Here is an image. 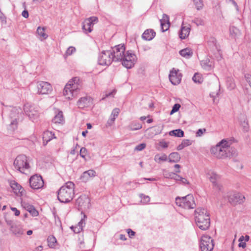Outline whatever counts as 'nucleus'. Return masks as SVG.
<instances>
[{
  "mask_svg": "<svg viewBox=\"0 0 251 251\" xmlns=\"http://www.w3.org/2000/svg\"><path fill=\"white\" fill-rule=\"evenodd\" d=\"M195 220L198 227L202 230L208 229L210 225L209 213L205 208L199 207L195 210Z\"/></svg>",
  "mask_w": 251,
  "mask_h": 251,
  "instance_id": "f257e3e1",
  "label": "nucleus"
},
{
  "mask_svg": "<svg viewBox=\"0 0 251 251\" xmlns=\"http://www.w3.org/2000/svg\"><path fill=\"white\" fill-rule=\"evenodd\" d=\"M75 184L72 181H68L62 186L58 191V200L62 203L71 201L74 195Z\"/></svg>",
  "mask_w": 251,
  "mask_h": 251,
  "instance_id": "f03ea898",
  "label": "nucleus"
},
{
  "mask_svg": "<svg viewBox=\"0 0 251 251\" xmlns=\"http://www.w3.org/2000/svg\"><path fill=\"white\" fill-rule=\"evenodd\" d=\"M229 145V141L223 139L215 147L211 149V152L217 158H225L227 157V150Z\"/></svg>",
  "mask_w": 251,
  "mask_h": 251,
  "instance_id": "7ed1b4c3",
  "label": "nucleus"
},
{
  "mask_svg": "<svg viewBox=\"0 0 251 251\" xmlns=\"http://www.w3.org/2000/svg\"><path fill=\"white\" fill-rule=\"evenodd\" d=\"M9 116L11 122L9 125V130L13 131L17 128L18 122L23 116L22 109L20 107L12 108L10 111Z\"/></svg>",
  "mask_w": 251,
  "mask_h": 251,
  "instance_id": "20e7f679",
  "label": "nucleus"
},
{
  "mask_svg": "<svg viewBox=\"0 0 251 251\" xmlns=\"http://www.w3.org/2000/svg\"><path fill=\"white\" fill-rule=\"evenodd\" d=\"M15 168L20 172L24 174L25 170L30 167L25 155L21 154L17 156L14 161Z\"/></svg>",
  "mask_w": 251,
  "mask_h": 251,
  "instance_id": "39448f33",
  "label": "nucleus"
},
{
  "mask_svg": "<svg viewBox=\"0 0 251 251\" xmlns=\"http://www.w3.org/2000/svg\"><path fill=\"white\" fill-rule=\"evenodd\" d=\"M137 60L135 54L132 50H127L124 54L123 59H121L122 65L127 69L133 67Z\"/></svg>",
  "mask_w": 251,
  "mask_h": 251,
  "instance_id": "423d86ee",
  "label": "nucleus"
},
{
  "mask_svg": "<svg viewBox=\"0 0 251 251\" xmlns=\"http://www.w3.org/2000/svg\"><path fill=\"white\" fill-rule=\"evenodd\" d=\"M81 86L79 83H68L63 90V95L69 100L72 99L77 95V91L80 90Z\"/></svg>",
  "mask_w": 251,
  "mask_h": 251,
  "instance_id": "0eeeda50",
  "label": "nucleus"
},
{
  "mask_svg": "<svg viewBox=\"0 0 251 251\" xmlns=\"http://www.w3.org/2000/svg\"><path fill=\"white\" fill-rule=\"evenodd\" d=\"M113 59L114 62H118L123 59L126 51V47L124 44H119L112 48L111 50Z\"/></svg>",
  "mask_w": 251,
  "mask_h": 251,
  "instance_id": "6e6552de",
  "label": "nucleus"
},
{
  "mask_svg": "<svg viewBox=\"0 0 251 251\" xmlns=\"http://www.w3.org/2000/svg\"><path fill=\"white\" fill-rule=\"evenodd\" d=\"M201 251H212L214 248V240L208 235H203L200 245Z\"/></svg>",
  "mask_w": 251,
  "mask_h": 251,
  "instance_id": "1a4fd4ad",
  "label": "nucleus"
},
{
  "mask_svg": "<svg viewBox=\"0 0 251 251\" xmlns=\"http://www.w3.org/2000/svg\"><path fill=\"white\" fill-rule=\"evenodd\" d=\"M113 59L112 54L111 50H103L100 54L98 58V63L100 65H110Z\"/></svg>",
  "mask_w": 251,
  "mask_h": 251,
  "instance_id": "9d476101",
  "label": "nucleus"
},
{
  "mask_svg": "<svg viewBox=\"0 0 251 251\" xmlns=\"http://www.w3.org/2000/svg\"><path fill=\"white\" fill-rule=\"evenodd\" d=\"M24 110L25 114L32 121L35 120L39 116L38 107L30 103H27L25 104Z\"/></svg>",
  "mask_w": 251,
  "mask_h": 251,
  "instance_id": "9b49d317",
  "label": "nucleus"
},
{
  "mask_svg": "<svg viewBox=\"0 0 251 251\" xmlns=\"http://www.w3.org/2000/svg\"><path fill=\"white\" fill-rule=\"evenodd\" d=\"M227 197L229 202L233 205L242 203L245 199L243 195L237 192H229Z\"/></svg>",
  "mask_w": 251,
  "mask_h": 251,
  "instance_id": "f8f14e48",
  "label": "nucleus"
},
{
  "mask_svg": "<svg viewBox=\"0 0 251 251\" xmlns=\"http://www.w3.org/2000/svg\"><path fill=\"white\" fill-rule=\"evenodd\" d=\"M30 186L33 189H39L44 186V182L41 176L35 175L30 177L29 180Z\"/></svg>",
  "mask_w": 251,
  "mask_h": 251,
  "instance_id": "ddd939ff",
  "label": "nucleus"
},
{
  "mask_svg": "<svg viewBox=\"0 0 251 251\" xmlns=\"http://www.w3.org/2000/svg\"><path fill=\"white\" fill-rule=\"evenodd\" d=\"M98 22V18L92 16L85 19L82 23V29L85 33L91 32L93 30L94 25Z\"/></svg>",
  "mask_w": 251,
  "mask_h": 251,
  "instance_id": "4468645a",
  "label": "nucleus"
},
{
  "mask_svg": "<svg viewBox=\"0 0 251 251\" xmlns=\"http://www.w3.org/2000/svg\"><path fill=\"white\" fill-rule=\"evenodd\" d=\"M208 45L210 51L213 54L214 57L218 58L219 56L221 57L220 50L217 45V41L214 37H211L209 39Z\"/></svg>",
  "mask_w": 251,
  "mask_h": 251,
  "instance_id": "2eb2a0df",
  "label": "nucleus"
},
{
  "mask_svg": "<svg viewBox=\"0 0 251 251\" xmlns=\"http://www.w3.org/2000/svg\"><path fill=\"white\" fill-rule=\"evenodd\" d=\"M39 94H48L52 91V86L50 83L46 81H38L37 85Z\"/></svg>",
  "mask_w": 251,
  "mask_h": 251,
  "instance_id": "dca6fc26",
  "label": "nucleus"
},
{
  "mask_svg": "<svg viewBox=\"0 0 251 251\" xmlns=\"http://www.w3.org/2000/svg\"><path fill=\"white\" fill-rule=\"evenodd\" d=\"M76 204L80 209H87L90 206V200L86 195H81L76 200Z\"/></svg>",
  "mask_w": 251,
  "mask_h": 251,
  "instance_id": "f3484780",
  "label": "nucleus"
},
{
  "mask_svg": "<svg viewBox=\"0 0 251 251\" xmlns=\"http://www.w3.org/2000/svg\"><path fill=\"white\" fill-rule=\"evenodd\" d=\"M183 208L185 209H193L196 207L194 198L192 195L189 194L183 197Z\"/></svg>",
  "mask_w": 251,
  "mask_h": 251,
  "instance_id": "a211bd4d",
  "label": "nucleus"
},
{
  "mask_svg": "<svg viewBox=\"0 0 251 251\" xmlns=\"http://www.w3.org/2000/svg\"><path fill=\"white\" fill-rule=\"evenodd\" d=\"M208 176H209L208 178L212 183L214 189L218 190V191H221L222 190L223 186L217 182V181L220 179V176L214 172L208 173Z\"/></svg>",
  "mask_w": 251,
  "mask_h": 251,
  "instance_id": "6ab92c4d",
  "label": "nucleus"
},
{
  "mask_svg": "<svg viewBox=\"0 0 251 251\" xmlns=\"http://www.w3.org/2000/svg\"><path fill=\"white\" fill-rule=\"evenodd\" d=\"M181 77V74L178 73V71H176L174 69L170 72L169 75L170 81L174 85H176L180 83Z\"/></svg>",
  "mask_w": 251,
  "mask_h": 251,
  "instance_id": "aec40b11",
  "label": "nucleus"
},
{
  "mask_svg": "<svg viewBox=\"0 0 251 251\" xmlns=\"http://www.w3.org/2000/svg\"><path fill=\"white\" fill-rule=\"evenodd\" d=\"M77 104L81 109L89 107L93 104V99L88 96L82 97L78 100Z\"/></svg>",
  "mask_w": 251,
  "mask_h": 251,
  "instance_id": "412c9836",
  "label": "nucleus"
},
{
  "mask_svg": "<svg viewBox=\"0 0 251 251\" xmlns=\"http://www.w3.org/2000/svg\"><path fill=\"white\" fill-rule=\"evenodd\" d=\"M22 206L33 217L37 216L39 215L38 211L34 206L25 201L22 202Z\"/></svg>",
  "mask_w": 251,
  "mask_h": 251,
  "instance_id": "4be33fe9",
  "label": "nucleus"
},
{
  "mask_svg": "<svg viewBox=\"0 0 251 251\" xmlns=\"http://www.w3.org/2000/svg\"><path fill=\"white\" fill-rule=\"evenodd\" d=\"M96 176V172L94 170H89L82 173L80 176V179L82 182H87L91 177Z\"/></svg>",
  "mask_w": 251,
  "mask_h": 251,
  "instance_id": "5701e85b",
  "label": "nucleus"
},
{
  "mask_svg": "<svg viewBox=\"0 0 251 251\" xmlns=\"http://www.w3.org/2000/svg\"><path fill=\"white\" fill-rule=\"evenodd\" d=\"M160 21L162 31L165 32L167 31L170 25L169 16L167 15L164 14L163 15V19L160 20Z\"/></svg>",
  "mask_w": 251,
  "mask_h": 251,
  "instance_id": "b1692460",
  "label": "nucleus"
},
{
  "mask_svg": "<svg viewBox=\"0 0 251 251\" xmlns=\"http://www.w3.org/2000/svg\"><path fill=\"white\" fill-rule=\"evenodd\" d=\"M54 134L50 131L47 130L43 133V140L44 145H46L53 138H55Z\"/></svg>",
  "mask_w": 251,
  "mask_h": 251,
  "instance_id": "393cba45",
  "label": "nucleus"
},
{
  "mask_svg": "<svg viewBox=\"0 0 251 251\" xmlns=\"http://www.w3.org/2000/svg\"><path fill=\"white\" fill-rule=\"evenodd\" d=\"M155 36V32L153 29H149L146 30L142 34V38L145 40L151 41Z\"/></svg>",
  "mask_w": 251,
  "mask_h": 251,
  "instance_id": "a878e982",
  "label": "nucleus"
},
{
  "mask_svg": "<svg viewBox=\"0 0 251 251\" xmlns=\"http://www.w3.org/2000/svg\"><path fill=\"white\" fill-rule=\"evenodd\" d=\"M227 157L232 158L233 160L235 162L239 161V160L236 157L238 156V153L237 150L233 147H228L227 150Z\"/></svg>",
  "mask_w": 251,
  "mask_h": 251,
  "instance_id": "bb28decb",
  "label": "nucleus"
},
{
  "mask_svg": "<svg viewBox=\"0 0 251 251\" xmlns=\"http://www.w3.org/2000/svg\"><path fill=\"white\" fill-rule=\"evenodd\" d=\"M190 28L189 26H182L179 32V37L181 39H184L190 33Z\"/></svg>",
  "mask_w": 251,
  "mask_h": 251,
  "instance_id": "cd10ccee",
  "label": "nucleus"
},
{
  "mask_svg": "<svg viewBox=\"0 0 251 251\" xmlns=\"http://www.w3.org/2000/svg\"><path fill=\"white\" fill-rule=\"evenodd\" d=\"M193 51L189 48H185L179 51V54L187 58H190L193 55Z\"/></svg>",
  "mask_w": 251,
  "mask_h": 251,
  "instance_id": "c85d7f7f",
  "label": "nucleus"
},
{
  "mask_svg": "<svg viewBox=\"0 0 251 251\" xmlns=\"http://www.w3.org/2000/svg\"><path fill=\"white\" fill-rule=\"evenodd\" d=\"M64 121L63 113L61 111H59L52 120V122L55 124H62Z\"/></svg>",
  "mask_w": 251,
  "mask_h": 251,
  "instance_id": "c756f323",
  "label": "nucleus"
},
{
  "mask_svg": "<svg viewBox=\"0 0 251 251\" xmlns=\"http://www.w3.org/2000/svg\"><path fill=\"white\" fill-rule=\"evenodd\" d=\"M180 159V156L178 152H172L169 155V162H177Z\"/></svg>",
  "mask_w": 251,
  "mask_h": 251,
  "instance_id": "7c9ffc66",
  "label": "nucleus"
},
{
  "mask_svg": "<svg viewBox=\"0 0 251 251\" xmlns=\"http://www.w3.org/2000/svg\"><path fill=\"white\" fill-rule=\"evenodd\" d=\"M85 224V223L84 220L82 219L81 221L78 223L77 226L75 227L72 226V229H73V231L75 233H78L82 230V228Z\"/></svg>",
  "mask_w": 251,
  "mask_h": 251,
  "instance_id": "2f4dec72",
  "label": "nucleus"
},
{
  "mask_svg": "<svg viewBox=\"0 0 251 251\" xmlns=\"http://www.w3.org/2000/svg\"><path fill=\"white\" fill-rule=\"evenodd\" d=\"M169 135L170 136H174L177 137H182L184 135V133L182 129H177L170 131Z\"/></svg>",
  "mask_w": 251,
  "mask_h": 251,
  "instance_id": "473e14b6",
  "label": "nucleus"
},
{
  "mask_svg": "<svg viewBox=\"0 0 251 251\" xmlns=\"http://www.w3.org/2000/svg\"><path fill=\"white\" fill-rule=\"evenodd\" d=\"M48 246L50 248H54L57 244V240L53 236H50L47 239Z\"/></svg>",
  "mask_w": 251,
  "mask_h": 251,
  "instance_id": "72a5a7b5",
  "label": "nucleus"
},
{
  "mask_svg": "<svg viewBox=\"0 0 251 251\" xmlns=\"http://www.w3.org/2000/svg\"><path fill=\"white\" fill-rule=\"evenodd\" d=\"M154 159L156 162L160 163L161 161H166L167 160V156L165 154H162L161 155L157 154L155 155Z\"/></svg>",
  "mask_w": 251,
  "mask_h": 251,
  "instance_id": "f704fd0d",
  "label": "nucleus"
},
{
  "mask_svg": "<svg viewBox=\"0 0 251 251\" xmlns=\"http://www.w3.org/2000/svg\"><path fill=\"white\" fill-rule=\"evenodd\" d=\"M142 127V125L136 122H133L128 127L130 130H137L141 129Z\"/></svg>",
  "mask_w": 251,
  "mask_h": 251,
  "instance_id": "c9c22d12",
  "label": "nucleus"
},
{
  "mask_svg": "<svg viewBox=\"0 0 251 251\" xmlns=\"http://www.w3.org/2000/svg\"><path fill=\"white\" fill-rule=\"evenodd\" d=\"M229 33L230 36L235 38L239 33V30L236 27L232 26L229 28Z\"/></svg>",
  "mask_w": 251,
  "mask_h": 251,
  "instance_id": "e433bc0d",
  "label": "nucleus"
},
{
  "mask_svg": "<svg viewBox=\"0 0 251 251\" xmlns=\"http://www.w3.org/2000/svg\"><path fill=\"white\" fill-rule=\"evenodd\" d=\"M194 82L201 84L203 81V78L201 77V75L199 73H195L192 78Z\"/></svg>",
  "mask_w": 251,
  "mask_h": 251,
  "instance_id": "4c0bfd02",
  "label": "nucleus"
},
{
  "mask_svg": "<svg viewBox=\"0 0 251 251\" xmlns=\"http://www.w3.org/2000/svg\"><path fill=\"white\" fill-rule=\"evenodd\" d=\"M38 34L43 37L44 39H46L48 37V35L45 33V28L38 27L37 29Z\"/></svg>",
  "mask_w": 251,
  "mask_h": 251,
  "instance_id": "58836bf2",
  "label": "nucleus"
},
{
  "mask_svg": "<svg viewBox=\"0 0 251 251\" xmlns=\"http://www.w3.org/2000/svg\"><path fill=\"white\" fill-rule=\"evenodd\" d=\"M11 187L13 190L15 191V192L17 191H20L22 189L23 190V188L17 182L14 181L13 182H11Z\"/></svg>",
  "mask_w": 251,
  "mask_h": 251,
  "instance_id": "ea45409f",
  "label": "nucleus"
},
{
  "mask_svg": "<svg viewBox=\"0 0 251 251\" xmlns=\"http://www.w3.org/2000/svg\"><path fill=\"white\" fill-rule=\"evenodd\" d=\"M195 6L198 10H201L203 6L201 0H193Z\"/></svg>",
  "mask_w": 251,
  "mask_h": 251,
  "instance_id": "a19ab883",
  "label": "nucleus"
},
{
  "mask_svg": "<svg viewBox=\"0 0 251 251\" xmlns=\"http://www.w3.org/2000/svg\"><path fill=\"white\" fill-rule=\"evenodd\" d=\"M140 198L143 201L144 203H148L150 201V198L148 196H146L143 194H140L139 195Z\"/></svg>",
  "mask_w": 251,
  "mask_h": 251,
  "instance_id": "79ce46f5",
  "label": "nucleus"
},
{
  "mask_svg": "<svg viewBox=\"0 0 251 251\" xmlns=\"http://www.w3.org/2000/svg\"><path fill=\"white\" fill-rule=\"evenodd\" d=\"M180 105L179 103H176L172 107V109L170 112V114L172 115L174 113L178 111L180 107Z\"/></svg>",
  "mask_w": 251,
  "mask_h": 251,
  "instance_id": "37998d69",
  "label": "nucleus"
},
{
  "mask_svg": "<svg viewBox=\"0 0 251 251\" xmlns=\"http://www.w3.org/2000/svg\"><path fill=\"white\" fill-rule=\"evenodd\" d=\"M175 173L169 172L167 171H164L163 173V176L165 178L172 179Z\"/></svg>",
  "mask_w": 251,
  "mask_h": 251,
  "instance_id": "c03bdc74",
  "label": "nucleus"
},
{
  "mask_svg": "<svg viewBox=\"0 0 251 251\" xmlns=\"http://www.w3.org/2000/svg\"><path fill=\"white\" fill-rule=\"evenodd\" d=\"M182 200H183V197H177L176 198V203L177 205L183 208V201H182Z\"/></svg>",
  "mask_w": 251,
  "mask_h": 251,
  "instance_id": "a18cd8bd",
  "label": "nucleus"
},
{
  "mask_svg": "<svg viewBox=\"0 0 251 251\" xmlns=\"http://www.w3.org/2000/svg\"><path fill=\"white\" fill-rule=\"evenodd\" d=\"M75 51V48L74 47L71 46L68 48L66 51V54L67 55H71Z\"/></svg>",
  "mask_w": 251,
  "mask_h": 251,
  "instance_id": "49530a36",
  "label": "nucleus"
},
{
  "mask_svg": "<svg viewBox=\"0 0 251 251\" xmlns=\"http://www.w3.org/2000/svg\"><path fill=\"white\" fill-rule=\"evenodd\" d=\"M11 230L12 232L15 235L21 234L22 233L21 230L16 226H11Z\"/></svg>",
  "mask_w": 251,
  "mask_h": 251,
  "instance_id": "de8ad7c7",
  "label": "nucleus"
},
{
  "mask_svg": "<svg viewBox=\"0 0 251 251\" xmlns=\"http://www.w3.org/2000/svg\"><path fill=\"white\" fill-rule=\"evenodd\" d=\"M146 147L145 143H142L136 146L135 148V150L137 151H141L144 150Z\"/></svg>",
  "mask_w": 251,
  "mask_h": 251,
  "instance_id": "09e8293b",
  "label": "nucleus"
},
{
  "mask_svg": "<svg viewBox=\"0 0 251 251\" xmlns=\"http://www.w3.org/2000/svg\"><path fill=\"white\" fill-rule=\"evenodd\" d=\"M241 126L243 127V130L244 131H248L249 128V124L248 122L245 120L243 122L241 123Z\"/></svg>",
  "mask_w": 251,
  "mask_h": 251,
  "instance_id": "8fccbe9b",
  "label": "nucleus"
},
{
  "mask_svg": "<svg viewBox=\"0 0 251 251\" xmlns=\"http://www.w3.org/2000/svg\"><path fill=\"white\" fill-rule=\"evenodd\" d=\"M115 120V117H113L111 116H110L109 119L107 122L106 123V126H111L114 123V121Z\"/></svg>",
  "mask_w": 251,
  "mask_h": 251,
  "instance_id": "3c124183",
  "label": "nucleus"
},
{
  "mask_svg": "<svg viewBox=\"0 0 251 251\" xmlns=\"http://www.w3.org/2000/svg\"><path fill=\"white\" fill-rule=\"evenodd\" d=\"M182 143L185 147H186L192 145V141L189 139H184L182 140Z\"/></svg>",
  "mask_w": 251,
  "mask_h": 251,
  "instance_id": "603ef678",
  "label": "nucleus"
},
{
  "mask_svg": "<svg viewBox=\"0 0 251 251\" xmlns=\"http://www.w3.org/2000/svg\"><path fill=\"white\" fill-rule=\"evenodd\" d=\"M120 110L118 108H115L113 110L111 116L113 117H117L119 114Z\"/></svg>",
  "mask_w": 251,
  "mask_h": 251,
  "instance_id": "864d4df0",
  "label": "nucleus"
},
{
  "mask_svg": "<svg viewBox=\"0 0 251 251\" xmlns=\"http://www.w3.org/2000/svg\"><path fill=\"white\" fill-rule=\"evenodd\" d=\"M205 131L206 129L205 128L199 129L197 131L196 135L197 136H201Z\"/></svg>",
  "mask_w": 251,
  "mask_h": 251,
  "instance_id": "5fc2aeb1",
  "label": "nucleus"
},
{
  "mask_svg": "<svg viewBox=\"0 0 251 251\" xmlns=\"http://www.w3.org/2000/svg\"><path fill=\"white\" fill-rule=\"evenodd\" d=\"M79 78L78 77H75L73 78L68 83H79Z\"/></svg>",
  "mask_w": 251,
  "mask_h": 251,
  "instance_id": "6e6d98bb",
  "label": "nucleus"
},
{
  "mask_svg": "<svg viewBox=\"0 0 251 251\" xmlns=\"http://www.w3.org/2000/svg\"><path fill=\"white\" fill-rule=\"evenodd\" d=\"M88 151L86 148L84 147H82L80 149V155H86L87 154Z\"/></svg>",
  "mask_w": 251,
  "mask_h": 251,
  "instance_id": "4d7b16f0",
  "label": "nucleus"
},
{
  "mask_svg": "<svg viewBox=\"0 0 251 251\" xmlns=\"http://www.w3.org/2000/svg\"><path fill=\"white\" fill-rule=\"evenodd\" d=\"M127 233L130 238L134 236L135 234V232L130 228L127 229Z\"/></svg>",
  "mask_w": 251,
  "mask_h": 251,
  "instance_id": "13d9d810",
  "label": "nucleus"
},
{
  "mask_svg": "<svg viewBox=\"0 0 251 251\" xmlns=\"http://www.w3.org/2000/svg\"><path fill=\"white\" fill-rule=\"evenodd\" d=\"M11 210L14 212V214L16 216H18L20 214V211L16 207H11Z\"/></svg>",
  "mask_w": 251,
  "mask_h": 251,
  "instance_id": "bf43d9fd",
  "label": "nucleus"
},
{
  "mask_svg": "<svg viewBox=\"0 0 251 251\" xmlns=\"http://www.w3.org/2000/svg\"><path fill=\"white\" fill-rule=\"evenodd\" d=\"M115 91L113 90V91L109 92L107 94H106L105 95V97H103L102 100L105 99V98L108 97H113L114 95L115 94Z\"/></svg>",
  "mask_w": 251,
  "mask_h": 251,
  "instance_id": "052dcab7",
  "label": "nucleus"
},
{
  "mask_svg": "<svg viewBox=\"0 0 251 251\" xmlns=\"http://www.w3.org/2000/svg\"><path fill=\"white\" fill-rule=\"evenodd\" d=\"M0 19L2 22H4L6 23V18L5 16L1 12V11L0 10Z\"/></svg>",
  "mask_w": 251,
  "mask_h": 251,
  "instance_id": "680f3d73",
  "label": "nucleus"
},
{
  "mask_svg": "<svg viewBox=\"0 0 251 251\" xmlns=\"http://www.w3.org/2000/svg\"><path fill=\"white\" fill-rule=\"evenodd\" d=\"M22 15L25 18H27L29 16L28 12L26 10H24L22 13Z\"/></svg>",
  "mask_w": 251,
  "mask_h": 251,
  "instance_id": "e2e57ef3",
  "label": "nucleus"
},
{
  "mask_svg": "<svg viewBox=\"0 0 251 251\" xmlns=\"http://www.w3.org/2000/svg\"><path fill=\"white\" fill-rule=\"evenodd\" d=\"M181 178V176H180L176 175L175 173L174 176H173V177L172 179H175L176 181H178L180 180V179Z\"/></svg>",
  "mask_w": 251,
  "mask_h": 251,
  "instance_id": "0e129e2a",
  "label": "nucleus"
},
{
  "mask_svg": "<svg viewBox=\"0 0 251 251\" xmlns=\"http://www.w3.org/2000/svg\"><path fill=\"white\" fill-rule=\"evenodd\" d=\"M160 145L163 148H167L168 147V143H167L166 142H163V141L160 142Z\"/></svg>",
  "mask_w": 251,
  "mask_h": 251,
  "instance_id": "69168bd1",
  "label": "nucleus"
},
{
  "mask_svg": "<svg viewBox=\"0 0 251 251\" xmlns=\"http://www.w3.org/2000/svg\"><path fill=\"white\" fill-rule=\"evenodd\" d=\"M180 181L181 182V183H182V184H189V183L188 181L185 178H184L182 177H181V178L180 179Z\"/></svg>",
  "mask_w": 251,
  "mask_h": 251,
  "instance_id": "338daca9",
  "label": "nucleus"
},
{
  "mask_svg": "<svg viewBox=\"0 0 251 251\" xmlns=\"http://www.w3.org/2000/svg\"><path fill=\"white\" fill-rule=\"evenodd\" d=\"M238 246L239 247H242L243 248H245L246 247V244L245 242H240Z\"/></svg>",
  "mask_w": 251,
  "mask_h": 251,
  "instance_id": "774afa93",
  "label": "nucleus"
}]
</instances>
